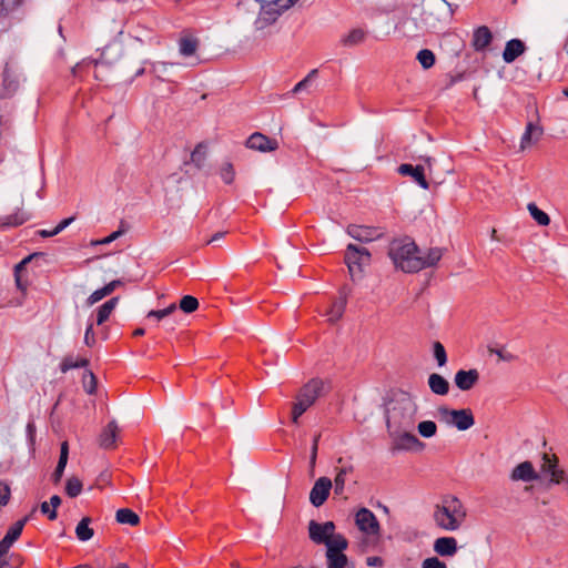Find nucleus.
<instances>
[{
    "instance_id": "obj_18",
    "label": "nucleus",
    "mask_w": 568,
    "mask_h": 568,
    "mask_svg": "<svg viewBox=\"0 0 568 568\" xmlns=\"http://www.w3.org/2000/svg\"><path fill=\"white\" fill-rule=\"evenodd\" d=\"M28 521V517H24L18 521H16L13 525H11L4 535V537L0 540V551L8 554L9 549L13 545L16 540L19 539V537L22 534L23 527L26 523Z\"/></svg>"
},
{
    "instance_id": "obj_20",
    "label": "nucleus",
    "mask_w": 568,
    "mask_h": 568,
    "mask_svg": "<svg viewBox=\"0 0 568 568\" xmlns=\"http://www.w3.org/2000/svg\"><path fill=\"white\" fill-rule=\"evenodd\" d=\"M444 254V248L430 247L425 255L418 253L417 265L415 266V273L425 268L434 267L440 261Z\"/></svg>"
},
{
    "instance_id": "obj_61",
    "label": "nucleus",
    "mask_w": 568,
    "mask_h": 568,
    "mask_svg": "<svg viewBox=\"0 0 568 568\" xmlns=\"http://www.w3.org/2000/svg\"><path fill=\"white\" fill-rule=\"evenodd\" d=\"M41 513L47 515L50 520L57 519V510L50 508V504L48 501H43L40 506Z\"/></svg>"
},
{
    "instance_id": "obj_62",
    "label": "nucleus",
    "mask_w": 568,
    "mask_h": 568,
    "mask_svg": "<svg viewBox=\"0 0 568 568\" xmlns=\"http://www.w3.org/2000/svg\"><path fill=\"white\" fill-rule=\"evenodd\" d=\"M123 233V231L121 230H118V231H114L112 232L110 235H108L106 237L100 240V241H97L94 242V244H110L111 242L115 241L119 236H121Z\"/></svg>"
},
{
    "instance_id": "obj_38",
    "label": "nucleus",
    "mask_w": 568,
    "mask_h": 568,
    "mask_svg": "<svg viewBox=\"0 0 568 568\" xmlns=\"http://www.w3.org/2000/svg\"><path fill=\"white\" fill-rule=\"evenodd\" d=\"M366 38L365 30L361 28L353 29L348 32V34L344 36L341 39V42L344 47H354L362 43Z\"/></svg>"
},
{
    "instance_id": "obj_3",
    "label": "nucleus",
    "mask_w": 568,
    "mask_h": 568,
    "mask_svg": "<svg viewBox=\"0 0 568 568\" xmlns=\"http://www.w3.org/2000/svg\"><path fill=\"white\" fill-rule=\"evenodd\" d=\"M418 253H420L418 246L408 236L393 240L388 248V256L394 265L405 273H415Z\"/></svg>"
},
{
    "instance_id": "obj_25",
    "label": "nucleus",
    "mask_w": 568,
    "mask_h": 568,
    "mask_svg": "<svg viewBox=\"0 0 568 568\" xmlns=\"http://www.w3.org/2000/svg\"><path fill=\"white\" fill-rule=\"evenodd\" d=\"M119 427L115 420H111L110 423H108V425L103 428V430L100 434V446L104 449H111L115 447Z\"/></svg>"
},
{
    "instance_id": "obj_28",
    "label": "nucleus",
    "mask_w": 568,
    "mask_h": 568,
    "mask_svg": "<svg viewBox=\"0 0 568 568\" xmlns=\"http://www.w3.org/2000/svg\"><path fill=\"white\" fill-rule=\"evenodd\" d=\"M123 282L121 280H113L103 287L95 290L87 300L89 306L98 303L105 296L110 295L116 287L121 286Z\"/></svg>"
},
{
    "instance_id": "obj_54",
    "label": "nucleus",
    "mask_w": 568,
    "mask_h": 568,
    "mask_svg": "<svg viewBox=\"0 0 568 568\" xmlns=\"http://www.w3.org/2000/svg\"><path fill=\"white\" fill-rule=\"evenodd\" d=\"M11 497V489L8 484L0 480V505L6 506Z\"/></svg>"
},
{
    "instance_id": "obj_7",
    "label": "nucleus",
    "mask_w": 568,
    "mask_h": 568,
    "mask_svg": "<svg viewBox=\"0 0 568 568\" xmlns=\"http://www.w3.org/2000/svg\"><path fill=\"white\" fill-rule=\"evenodd\" d=\"M438 414L447 424L455 426L458 430H467L475 424L473 412L469 408L450 409L446 406H440Z\"/></svg>"
},
{
    "instance_id": "obj_44",
    "label": "nucleus",
    "mask_w": 568,
    "mask_h": 568,
    "mask_svg": "<svg viewBox=\"0 0 568 568\" xmlns=\"http://www.w3.org/2000/svg\"><path fill=\"white\" fill-rule=\"evenodd\" d=\"M416 59L425 70L430 69L436 62V57L429 49H422Z\"/></svg>"
},
{
    "instance_id": "obj_23",
    "label": "nucleus",
    "mask_w": 568,
    "mask_h": 568,
    "mask_svg": "<svg viewBox=\"0 0 568 568\" xmlns=\"http://www.w3.org/2000/svg\"><path fill=\"white\" fill-rule=\"evenodd\" d=\"M526 51V45L520 39H511L506 42L503 51V60L506 63H513Z\"/></svg>"
},
{
    "instance_id": "obj_6",
    "label": "nucleus",
    "mask_w": 568,
    "mask_h": 568,
    "mask_svg": "<svg viewBox=\"0 0 568 568\" xmlns=\"http://www.w3.org/2000/svg\"><path fill=\"white\" fill-rule=\"evenodd\" d=\"M260 3L258 16L254 21L255 30H263L274 24L287 10L283 8L282 0H256Z\"/></svg>"
},
{
    "instance_id": "obj_27",
    "label": "nucleus",
    "mask_w": 568,
    "mask_h": 568,
    "mask_svg": "<svg viewBox=\"0 0 568 568\" xmlns=\"http://www.w3.org/2000/svg\"><path fill=\"white\" fill-rule=\"evenodd\" d=\"M199 45V39L191 33H185L179 39V52L182 57L194 55Z\"/></svg>"
},
{
    "instance_id": "obj_52",
    "label": "nucleus",
    "mask_w": 568,
    "mask_h": 568,
    "mask_svg": "<svg viewBox=\"0 0 568 568\" xmlns=\"http://www.w3.org/2000/svg\"><path fill=\"white\" fill-rule=\"evenodd\" d=\"M220 175L224 183L231 184L235 178L233 165L231 163H225L221 169Z\"/></svg>"
},
{
    "instance_id": "obj_34",
    "label": "nucleus",
    "mask_w": 568,
    "mask_h": 568,
    "mask_svg": "<svg viewBox=\"0 0 568 568\" xmlns=\"http://www.w3.org/2000/svg\"><path fill=\"white\" fill-rule=\"evenodd\" d=\"M91 518L90 517H83L75 527V536L80 541H88L90 540L93 535L94 530L90 527Z\"/></svg>"
},
{
    "instance_id": "obj_12",
    "label": "nucleus",
    "mask_w": 568,
    "mask_h": 568,
    "mask_svg": "<svg viewBox=\"0 0 568 568\" xmlns=\"http://www.w3.org/2000/svg\"><path fill=\"white\" fill-rule=\"evenodd\" d=\"M245 145L248 149L260 152H272L278 149V142L276 139H271L261 132L252 133L247 138Z\"/></svg>"
},
{
    "instance_id": "obj_24",
    "label": "nucleus",
    "mask_w": 568,
    "mask_h": 568,
    "mask_svg": "<svg viewBox=\"0 0 568 568\" xmlns=\"http://www.w3.org/2000/svg\"><path fill=\"white\" fill-rule=\"evenodd\" d=\"M493 40V33L488 27H478L473 34V48L475 51L481 52L490 44Z\"/></svg>"
},
{
    "instance_id": "obj_56",
    "label": "nucleus",
    "mask_w": 568,
    "mask_h": 568,
    "mask_svg": "<svg viewBox=\"0 0 568 568\" xmlns=\"http://www.w3.org/2000/svg\"><path fill=\"white\" fill-rule=\"evenodd\" d=\"M422 568H447L446 564L440 561L437 557L426 558L423 561Z\"/></svg>"
},
{
    "instance_id": "obj_30",
    "label": "nucleus",
    "mask_w": 568,
    "mask_h": 568,
    "mask_svg": "<svg viewBox=\"0 0 568 568\" xmlns=\"http://www.w3.org/2000/svg\"><path fill=\"white\" fill-rule=\"evenodd\" d=\"M346 304H347L346 293L344 291H341L339 297L333 302L329 311L327 312L328 320L331 322L338 321L345 312Z\"/></svg>"
},
{
    "instance_id": "obj_42",
    "label": "nucleus",
    "mask_w": 568,
    "mask_h": 568,
    "mask_svg": "<svg viewBox=\"0 0 568 568\" xmlns=\"http://www.w3.org/2000/svg\"><path fill=\"white\" fill-rule=\"evenodd\" d=\"M527 209L531 215V217L541 226H547L549 225L550 223V217L549 215L544 212L542 210H540L536 203L534 202H530L528 203L527 205Z\"/></svg>"
},
{
    "instance_id": "obj_22",
    "label": "nucleus",
    "mask_w": 568,
    "mask_h": 568,
    "mask_svg": "<svg viewBox=\"0 0 568 568\" xmlns=\"http://www.w3.org/2000/svg\"><path fill=\"white\" fill-rule=\"evenodd\" d=\"M44 257V253L42 252H36L32 254H29L24 258H22L18 264L14 265V281L18 290L21 292H26L28 287V281H23L22 278V271L26 270L27 265L34 258Z\"/></svg>"
},
{
    "instance_id": "obj_1",
    "label": "nucleus",
    "mask_w": 568,
    "mask_h": 568,
    "mask_svg": "<svg viewBox=\"0 0 568 568\" xmlns=\"http://www.w3.org/2000/svg\"><path fill=\"white\" fill-rule=\"evenodd\" d=\"M417 410V404L407 393L393 398L386 408V425L389 434L413 428Z\"/></svg>"
},
{
    "instance_id": "obj_9",
    "label": "nucleus",
    "mask_w": 568,
    "mask_h": 568,
    "mask_svg": "<svg viewBox=\"0 0 568 568\" xmlns=\"http://www.w3.org/2000/svg\"><path fill=\"white\" fill-rule=\"evenodd\" d=\"M335 531V524L333 521L317 523L311 520L308 523V537L316 545H325Z\"/></svg>"
},
{
    "instance_id": "obj_5",
    "label": "nucleus",
    "mask_w": 568,
    "mask_h": 568,
    "mask_svg": "<svg viewBox=\"0 0 568 568\" xmlns=\"http://www.w3.org/2000/svg\"><path fill=\"white\" fill-rule=\"evenodd\" d=\"M344 260L352 280L355 281L362 277L364 267L371 264L372 255L364 246L348 244Z\"/></svg>"
},
{
    "instance_id": "obj_16",
    "label": "nucleus",
    "mask_w": 568,
    "mask_h": 568,
    "mask_svg": "<svg viewBox=\"0 0 568 568\" xmlns=\"http://www.w3.org/2000/svg\"><path fill=\"white\" fill-rule=\"evenodd\" d=\"M347 234L359 242H372L382 236V232L377 227L355 224L347 226Z\"/></svg>"
},
{
    "instance_id": "obj_33",
    "label": "nucleus",
    "mask_w": 568,
    "mask_h": 568,
    "mask_svg": "<svg viewBox=\"0 0 568 568\" xmlns=\"http://www.w3.org/2000/svg\"><path fill=\"white\" fill-rule=\"evenodd\" d=\"M353 471V465H346L337 469V474L334 479V493L336 495H342L344 493L346 476Z\"/></svg>"
},
{
    "instance_id": "obj_8",
    "label": "nucleus",
    "mask_w": 568,
    "mask_h": 568,
    "mask_svg": "<svg viewBox=\"0 0 568 568\" xmlns=\"http://www.w3.org/2000/svg\"><path fill=\"white\" fill-rule=\"evenodd\" d=\"M357 528L367 536L378 537L381 531L379 523L375 514L368 508H361L355 515Z\"/></svg>"
},
{
    "instance_id": "obj_50",
    "label": "nucleus",
    "mask_w": 568,
    "mask_h": 568,
    "mask_svg": "<svg viewBox=\"0 0 568 568\" xmlns=\"http://www.w3.org/2000/svg\"><path fill=\"white\" fill-rule=\"evenodd\" d=\"M191 162L197 168L201 169L205 162V151L202 149V145L199 144L193 152L191 153Z\"/></svg>"
},
{
    "instance_id": "obj_2",
    "label": "nucleus",
    "mask_w": 568,
    "mask_h": 568,
    "mask_svg": "<svg viewBox=\"0 0 568 568\" xmlns=\"http://www.w3.org/2000/svg\"><path fill=\"white\" fill-rule=\"evenodd\" d=\"M467 510L462 500L454 495H445L435 505L433 520L437 527L446 531H456L465 523Z\"/></svg>"
},
{
    "instance_id": "obj_45",
    "label": "nucleus",
    "mask_w": 568,
    "mask_h": 568,
    "mask_svg": "<svg viewBox=\"0 0 568 568\" xmlns=\"http://www.w3.org/2000/svg\"><path fill=\"white\" fill-rule=\"evenodd\" d=\"M82 491V483L79 478L77 477H71L67 480V484H65V494L70 497V498H75L78 497Z\"/></svg>"
},
{
    "instance_id": "obj_59",
    "label": "nucleus",
    "mask_w": 568,
    "mask_h": 568,
    "mask_svg": "<svg viewBox=\"0 0 568 568\" xmlns=\"http://www.w3.org/2000/svg\"><path fill=\"white\" fill-rule=\"evenodd\" d=\"M320 437H321V435L318 434V435H315L313 438L311 456H310V463L312 466H314L316 463Z\"/></svg>"
},
{
    "instance_id": "obj_19",
    "label": "nucleus",
    "mask_w": 568,
    "mask_h": 568,
    "mask_svg": "<svg viewBox=\"0 0 568 568\" xmlns=\"http://www.w3.org/2000/svg\"><path fill=\"white\" fill-rule=\"evenodd\" d=\"M510 478L513 480H521L525 483L539 479L538 473L535 470L531 462H523L518 464L511 471Z\"/></svg>"
},
{
    "instance_id": "obj_63",
    "label": "nucleus",
    "mask_w": 568,
    "mask_h": 568,
    "mask_svg": "<svg viewBox=\"0 0 568 568\" xmlns=\"http://www.w3.org/2000/svg\"><path fill=\"white\" fill-rule=\"evenodd\" d=\"M366 565L368 567L382 568L384 566V560L382 557L372 556L366 558Z\"/></svg>"
},
{
    "instance_id": "obj_13",
    "label": "nucleus",
    "mask_w": 568,
    "mask_h": 568,
    "mask_svg": "<svg viewBox=\"0 0 568 568\" xmlns=\"http://www.w3.org/2000/svg\"><path fill=\"white\" fill-rule=\"evenodd\" d=\"M20 85V77L7 63L2 73L1 99H9L16 94Z\"/></svg>"
},
{
    "instance_id": "obj_49",
    "label": "nucleus",
    "mask_w": 568,
    "mask_h": 568,
    "mask_svg": "<svg viewBox=\"0 0 568 568\" xmlns=\"http://www.w3.org/2000/svg\"><path fill=\"white\" fill-rule=\"evenodd\" d=\"M316 75H317V70L316 69L310 71V73L303 80H301L300 82H297L295 84V87L293 88L292 92L293 93H298V92H301L303 90H306L311 85L312 81L316 78Z\"/></svg>"
},
{
    "instance_id": "obj_46",
    "label": "nucleus",
    "mask_w": 568,
    "mask_h": 568,
    "mask_svg": "<svg viewBox=\"0 0 568 568\" xmlns=\"http://www.w3.org/2000/svg\"><path fill=\"white\" fill-rule=\"evenodd\" d=\"M417 429L422 437L430 438L436 435L437 425L433 420H424L418 424Z\"/></svg>"
},
{
    "instance_id": "obj_48",
    "label": "nucleus",
    "mask_w": 568,
    "mask_h": 568,
    "mask_svg": "<svg viewBox=\"0 0 568 568\" xmlns=\"http://www.w3.org/2000/svg\"><path fill=\"white\" fill-rule=\"evenodd\" d=\"M179 306L184 313L190 314L197 310L199 301L192 295H185L181 298Z\"/></svg>"
},
{
    "instance_id": "obj_15",
    "label": "nucleus",
    "mask_w": 568,
    "mask_h": 568,
    "mask_svg": "<svg viewBox=\"0 0 568 568\" xmlns=\"http://www.w3.org/2000/svg\"><path fill=\"white\" fill-rule=\"evenodd\" d=\"M122 51L123 50L121 43L114 40L102 49L99 59L92 60L91 62L94 64V67L100 64L112 65L119 61L122 55Z\"/></svg>"
},
{
    "instance_id": "obj_47",
    "label": "nucleus",
    "mask_w": 568,
    "mask_h": 568,
    "mask_svg": "<svg viewBox=\"0 0 568 568\" xmlns=\"http://www.w3.org/2000/svg\"><path fill=\"white\" fill-rule=\"evenodd\" d=\"M433 355L439 367H443L447 363V353L444 345L436 341L433 343Z\"/></svg>"
},
{
    "instance_id": "obj_17",
    "label": "nucleus",
    "mask_w": 568,
    "mask_h": 568,
    "mask_svg": "<svg viewBox=\"0 0 568 568\" xmlns=\"http://www.w3.org/2000/svg\"><path fill=\"white\" fill-rule=\"evenodd\" d=\"M397 172L404 176H410L422 189L428 190L429 183L425 176V168L423 165H412L403 163L397 168Z\"/></svg>"
},
{
    "instance_id": "obj_51",
    "label": "nucleus",
    "mask_w": 568,
    "mask_h": 568,
    "mask_svg": "<svg viewBox=\"0 0 568 568\" xmlns=\"http://www.w3.org/2000/svg\"><path fill=\"white\" fill-rule=\"evenodd\" d=\"M176 310V305L175 304H171L169 305L168 307L163 308V310H152L148 313L146 317L151 318V317H155L158 321L169 316L172 312H174Z\"/></svg>"
},
{
    "instance_id": "obj_39",
    "label": "nucleus",
    "mask_w": 568,
    "mask_h": 568,
    "mask_svg": "<svg viewBox=\"0 0 568 568\" xmlns=\"http://www.w3.org/2000/svg\"><path fill=\"white\" fill-rule=\"evenodd\" d=\"M115 519L119 524L136 526L140 523V517L129 508H121L116 511Z\"/></svg>"
},
{
    "instance_id": "obj_37",
    "label": "nucleus",
    "mask_w": 568,
    "mask_h": 568,
    "mask_svg": "<svg viewBox=\"0 0 568 568\" xmlns=\"http://www.w3.org/2000/svg\"><path fill=\"white\" fill-rule=\"evenodd\" d=\"M22 4L23 0H0V22L12 16Z\"/></svg>"
},
{
    "instance_id": "obj_29",
    "label": "nucleus",
    "mask_w": 568,
    "mask_h": 568,
    "mask_svg": "<svg viewBox=\"0 0 568 568\" xmlns=\"http://www.w3.org/2000/svg\"><path fill=\"white\" fill-rule=\"evenodd\" d=\"M428 386L436 395L445 396L449 392L448 381L437 373H433L428 376Z\"/></svg>"
},
{
    "instance_id": "obj_4",
    "label": "nucleus",
    "mask_w": 568,
    "mask_h": 568,
    "mask_svg": "<svg viewBox=\"0 0 568 568\" xmlns=\"http://www.w3.org/2000/svg\"><path fill=\"white\" fill-rule=\"evenodd\" d=\"M323 389V382L321 379H312L300 390L296 402L292 409V420L297 423L298 418L311 407L318 398Z\"/></svg>"
},
{
    "instance_id": "obj_32",
    "label": "nucleus",
    "mask_w": 568,
    "mask_h": 568,
    "mask_svg": "<svg viewBox=\"0 0 568 568\" xmlns=\"http://www.w3.org/2000/svg\"><path fill=\"white\" fill-rule=\"evenodd\" d=\"M326 568H346L348 558L344 552L334 551L332 548L326 549Z\"/></svg>"
},
{
    "instance_id": "obj_55",
    "label": "nucleus",
    "mask_w": 568,
    "mask_h": 568,
    "mask_svg": "<svg viewBox=\"0 0 568 568\" xmlns=\"http://www.w3.org/2000/svg\"><path fill=\"white\" fill-rule=\"evenodd\" d=\"M28 442L31 446L36 443L37 427L33 420H29L26 426Z\"/></svg>"
},
{
    "instance_id": "obj_41",
    "label": "nucleus",
    "mask_w": 568,
    "mask_h": 568,
    "mask_svg": "<svg viewBox=\"0 0 568 568\" xmlns=\"http://www.w3.org/2000/svg\"><path fill=\"white\" fill-rule=\"evenodd\" d=\"M143 63L149 64L150 65L149 72L153 73L156 77V79H159L161 81H166V79L163 78V74L166 73L169 67H173L176 64L173 62H152V61H148V60H145Z\"/></svg>"
},
{
    "instance_id": "obj_10",
    "label": "nucleus",
    "mask_w": 568,
    "mask_h": 568,
    "mask_svg": "<svg viewBox=\"0 0 568 568\" xmlns=\"http://www.w3.org/2000/svg\"><path fill=\"white\" fill-rule=\"evenodd\" d=\"M390 435H397L394 439L393 450H420L425 447V444L408 430H400Z\"/></svg>"
},
{
    "instance_id": "obj_60",
    "label": "nucleus",
    "mask_w": 568,
    "mask_h": 568,
    "mask_svg": "<svg viewBox=\"0 0 568 568\" xmlns=\"http://www.w3.org/2000/svg\"><path fill=\"white\" fill-rule=\"evenodd\" d=\"M84 343L87 346H92L95 343L93 323H89L84 334Z\"/></svg>"
},
{
    "instance_id": "obj_31",
    "label": "nucleus",
    "mask_w": 568,
    "mask_h": 568,
    "mask_svg": "<svg viewBox=\"0 0 568 568\" xmlns=\"http://www.w3.org/2000/svg\"><path fill=\"white\" fill-rule=\"evenodd\" d=\"M120 297L114 296L103 303L101 306L97 310V325H102L104 322H106L112 313V311L115 308V306L119 303Z\"/></svg>"
},
{
    "instance_id": "obj_36",
    "label": "nucleus",
    "mask_w": 568,
    "mask_h": 568,
    "mask_svg": "<svg viewBox=\"0 0 568 568\" xmlns=\"http://www.w3.org/2000/svg\"><path fill=\"white\" fill-rule=\"evenodd\" d=\"M30 219L29 214L19 211L13 214L6 215L0 219L1 225L4 227H14L22 225Z\"/></svg>"
},
{
    "instance_id": "obj_11",
    "label": "nucleus",
    "mask_w": 568,
    "mask_h": 568,
    "mask_svg": "<svg viewBox=\"0 0 568 568\" xmlns=\"http://www.w3.org/2000/svg\"><path fill=\"white\" fill-rule=\"evenodd\" d=\"M332 485L328 477H320L315 481L310 493V501L314 507H320L327 500Z\"/></svg>"
},
{
    "instance_id": "obj_53",
    "label": "nucleus",
    "mask_w": 568,
    "mask_h": 568,
    "mask_svg": "<svg viewBox=\"0 0 568 568\" xmlns=\"http://www.w3.org/2000/svg\"><path fill=\"white\" fill-rule=\"evenodd\" d=\"M83 387L88 394H93L97 389V378L92 372L83 376Z\"/></svg>"
},
{
    "instance_id": "obj_64",
    "label": "nucleus",
    "mask_w": 568,
    "mask_h": 568,
    "mask_svg": "<svg viewBox=\"0 0 568 568\" xmlns=\"http://www.w3.org/2000/svg\"><path fill=\"white\" fill-rule=\"evenodd\" d=\"M75 220V216H70L67 219H63L59 222V224L54 227L58 233H61L64 229H67L73 221Z\"/></svg>"
},
{
    "instance_id": "obj_14",
    "label": "nucleus",
    "mask_w": 568,
    "mask_h": 568,
    "mask_svg": "<svg viewBox=\"0 0 568 568\" xmlns=\"http://www.w3.org/2000/svg\"><path fill=\"white\" fill-rule=\"evenodd\" d=\"M541 473L550 476L548 486L552 484L557 485L565 480V471L558 468V459L555 455H542Z\"/></svg>"
},
{
    "instance_id": "obj_21",
    "label": "nucleus",
    "mask_w": 568,
    "mask_h": 568,
    "mask_svg": "<svg viewBox=\"0 0 568 568\" xmlns=\"http://www.w3.org/2000/svg\"><path fill=\"white\" fill-rule=\"evenodd\" d=\"M478 379L479 373L475 368L468 371L459 369L454 377L455 385L464 392L471 389Z\"/></svg>"
},
{
    "instance_id": "obj_58",
    "label": "nucleus",
    "mask_w": 568,
    "mask_h": 568,
    "mask_svg": "<svg viewBox=\"0 0 568 568\" xmlns=\"http://www.w3.org/2000/svg\"><path fill=\"white\" fill-rule=\"evenodd\" d=\"M491 353H495L499 357V359L504 362H513L516 359V356L514 354L505 351L504 348L491 349Z\"/></svg>"
},
{
    "instance_id": "obj_40",
    "label": "nucleus",
    "mask_w": 568,
    "mask_h": 568,
    "mask_svg": "<svg viewBox=\"0 0 568 568\" xmlns=\"http://www.w3.org/2000/svg\"><path fill=\"white\" fill-rule=\"evenodd\" d=\"M325 547L337 552H344L348 548V540L342 534L333 532Z\"/></svg>"
},
{
    "instance_id": "obj_43",
    "label": "nucleus",
    "mask_w": 568,
    "mask_h": 568,
    "mask_svg": "<svg viewBox=\"0 0 568 568\" xmlns=\"http://www.w3.org/2000/svg\"><path fill=\"white\" fill-rule=\"evenodd\" d=\"M88 365L89 359L87 358L74 359L72 356H65L60 364V371L67 373L70 369L87 367Z\"/></svg>"
},
{
    "instance_id": "obj_35",
    "label": "nucleus",
    "mask_w": 568,
    "mask_h": 568,
    "mask_svg": "<svg viewBox=\"0 0 568 568\" xmlns=\"http://www.w3.org/2000/svg\"><path fill=\"white\" fill-rule=\"evenodd\" d=\"M542 128L539 125L534 124L532 122H529L526 125V130L521 136L520 145L524 149L526 145L530 144L532 141V138L537 141L542 135Z\"/></svg>"
},
{
    "instance_id": "obj_26",
    "label": "nucleus",
    "mask_w": 568,
    "mask_h": 568,
    "mask_svg": "<svg viewBox=\"0 0 568 568\" xmlns=\"http://www.w3.org/2000/svg\"><path fill=\"white\" fill-rule=\"evenodd\" d=\"M457 549V540L454 537H439L434 542V550L439 556H454Z\"/></svg>"
},
{
    "instance_id": "obj_57",
    "label": "nucleus",
    "mask_w": 568,
    "mask_h": 568,
    "mask_svg": "<svg viewBox=\"0 0 568 568\" xmlns=\"http://www.w3.org/2000/svg\"><path fill=\"white\" fill-rule=\"evenodd\" d=\"M67 464L68 463H65V462L58 460L57 467H55V469H54V471L52 474L53 483L57 484V483H59L61 480Z\"/></svg>"
}]
</instances>
